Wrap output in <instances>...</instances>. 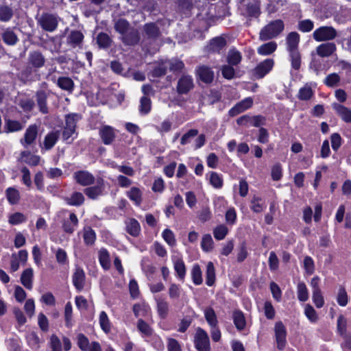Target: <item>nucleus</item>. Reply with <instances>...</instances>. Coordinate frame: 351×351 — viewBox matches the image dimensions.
<instances>
[{
    "instance_id": "1",
    "label": "nucleus",
    "mask_w": 351,
    "mask_h": 351,
    "mask_svg": "<svg viewBox=\"0 0 351 351\" xmlns=\"http://www.w3.org/2000/svg\"><path fill=\"white\" fill-rule=\"evenodd\" d=\"M285 23L282 19H276L264 26L260 32L261 40H268L278 37L284 30Z\"/></svg>"
},
{
    "instance_id": "2",
    "label": "nucleus",
    "mask_w": 351,
    "mask_h": 351,
    "mask_svg": "<svg viewBox=\"0 0 351 351\" xmlns=\"http://www.w3.org/2000/svg\"><path fill=\"white\" fill-rule=\"evenodd\" d=\"M37 22L43 30L49 32H54L58 25L57 14L49 12H43Z\"/></svg>"
},
{
    "instance_id": "3",
    "label": "nucleus",
    "mask_w": 351,
    "mask_h": 351,
    "mask_svg": "<svg viewBox=\"0 0 351 351\" xmlns=\"http://www.w3.org/2000/svg\"><path fill=\"white\" fill-rule=\"evenodd\" d=\"M274 64L272 58H267L261 61L252 70V77L254 80L263 79L272 71Z\"/></svg>"
},
{
    "instance_id": "4",
    "label": "nucleus",
    "mask_w": 351,
    "mask_h": 351,
    "mask_svg": "<svg viewBox=\"0 0 351 351\" xmlns=\"http://www.w3.org/2000/svg\"><path fill=\"white\" fill-rule=\"evenodd\" d=\"M194 345L197 351H210L211 350L208 335L200 327H198L196 330Z\"/></svg>"
},
{
    "instance_id": "5",
    "label": "nucleus",
    "mask_w": 351,
    "mask_h": 351,
    "mask_svg": "<svg viewBox=\"0 0 351 351\" xmlns=\"http://www.w3.org/2000/svg\"><path fill=\"white\" fill-rule=\"evenodd\" d=\"M287 335V329L282 322H276L274 325V337L276 343V348L280 351L285 350L286 348Z\"/></svg>"
},
{
    "instance_id": "6",
    "label": "nucleus",
    "mask_w": 351,
    "mask_h": 351,
    "mask_svg": "<svg viewBox=\"0 0 351 351\" xmlns=\"http://www.w3.org/2000/svg\"><path fill=\"white\" fill-rule=\"evenodd\" d=\"M337 35V30L332 26H322L316 29L313 37L317 42L333 40Z\"/></svg>"
},
{
    "instance_id": "7",
    "label": "nucleus",
    "mask_w": 351,
    "mask_h": 351,
    "mask_svg": "<svg viewBox=\"0 0 351 351\" xmlns=\"http://www.w3.org/2000/svg\"><path fill=\"white\" fill-rule=\"evenodd\" d=\"M76 341L78 348L82 351H102L100 343L98 341H92L90 344L88 338L80 332L76 335Z\"/></svg>"
},
{
    "instance_id": "8",
    "label": "nucleus",
    "mask_w": 351,
    "mask_h": 351,
    "mask_svg": "<svg viewBox=\"0 0 351 351\" xmlns=\"http://www.w3.org/2000/svg\"><path fill=\"white\" fill-rule=\"evenodd\" d=\"M227 45L226 38L222 36L211 38L206 46V51L211 54H220Z\"/></svg>"
},
{
    "instance_id": "9",
    "label": "nucleus",
    "mask_w": 351,
    "mask_h": 351,
    "mask_svg": "<svg viewBox=\"0 0 351 351\" xmlns=\"http://www.w3.org/2000/svg\"><path fill=\"white\" fill-rule=\"evenodd\" d=\"M38 134V126L36 124H31L26 129L24 136L20 140L21 145L27 147L34 144Z\"/></svg>"
},
{
    "instance_id": "10",
    "label": "nucleus",
    "mask_w": 351,
    "mask_h": 351,
    "mask_svg": "<svg viewBox=\"0 0 351 351\" xmlns=\"http://www.w3.org/2000/svg\"><path fill=\"white\" fill-rule=\"evenodd\" d=\"M193 87L194 83L192 76L184 74L178 79L176 90L179 95H186Z\"/></svg>"
},
{
    "instance_id": "11",
    "label": "nucleus",
    "mask_w": 351,
    "mask_h": 351,
    "mask_svg": "<svg viewBox=\"0 0 351 351\" xmlns=\"http://www.w3.org/2000/svg\"><path fill=\"white\" fill-rule=\"evenodd\" d=\"M197 78L205 84H211L214 80V71L206 65L198 66L195 69Z\"/></svg>"
},
{
    "instance_id": "12",
    "label": "nucleus",
    "mask_w": 351,
    "mask_h": 351,
    "mask_svg": "<svg viewBox=\"0 0 351 351\" xmlns=\"http://www.w3.org/2000/svg\"><path fill=\"white\" fill-rule=\"evenodd\" d=\"M46 59L39 50L31 51L29 53L27 64L32 65V68L39 70L45 64Z\"/></svg>"
},
{
    "instance_id": "13",
    "label": "nucleus",
    "mask_w": 351,
    "mask_h": 351,
    "mask_svg": "<svg viewBox=\"0 0 351 351\" xmlns=\"http://www.w3.org/2000/svg\"><path fill=\"white\" fill-rule=\"evenodd\" d=\"M86 275L84 269L77 267L72 275V282L77 292L82 291L85 286Z\"/></svg>"
},
{
    "instance_id": "14",
    "label": "nucleus",
    "mask_w": 351,
    "mask_h": 351,
    "mask_svg": "<svg viewBox=\"0 0 351 351\" xmlns=\"http://www.w3.org/2000/svg\"><path fill=\"white\" fill-rule=\"evenodd\" d=\"M74 179L77 183L82 186H89L94 184L95 178L94 176L84 170H80L74 173Z\"/></svg>"
},
{
    "instance_id": "15",
    "label": "nucleus",
    "mask_w": 351,
    "mask_h": 351,
    "mask_svg": "<svg viewBox=\"0 0 351 351\" xmlns=\"http://www.w3.org/2000/svg\"><path fill=\"white\" fill-rule=\"evenodd\" d=\"M99 135L102 143L106 145H111L116 138L114 128L110 125H104L99 130Z\"/></svg>"
},
{
    "instance_id": "16",
    "label": "nucleus",
    "mask_w": 351,
    "mask_h": 351,
    "mask_svg": "<svg viewBox=\"0 0 351 351\" xmlns=\"http://www.w3.org/2000/svg\"><path fill=\"white\" fill-rule=\"evenodd\" d=\"M79 220L74 213L69 215V219H64L62 222V228L64 232L71 234L74 232L76 228L78 226Z\"/></svg>"
},
{
    "instance_id": "17",
    "label": "nucleus",
    "mask_w": 351,
    "mask_h": 351,
    "mask_svg": "<svg viewBox=\"0 0 351 351\" xmlns=\"http://www.w3.org/2000/svg\"><path fill=\"white\" fill-rule=\"evenodd\" d=\"M84 36L80 30H71L66 38V43L73 48H76L82 45Z\"/></svg>"
},
{
    "instance_id": "18",
    "label": "nucleus",
    "mask_w": 351,
    "mask_h": 351,
    "mask_svg": "<svg viewBox=\"0 0 351 351\" xmlns=\"http://www.w3.org/2000/svg\"><path fill=\"white\" fill-rule=\"evenodd\" d=\"M141 37L138 31L132 28L128 30L122 37L123 43L126 45L134 46L140 41Z\"/></svg>"
},
{
    "instance_id": "19",
    "label": "nucleus",
    "mask_w": 351,
    "mask_h": 351,
    "mask_svg": "<svg viewBox=\"0 0 351 351\" xmlns=\"http://www.w3.org/2000/svg\"><path fill=\"white\" fill-rule=\"evenodd\" d=\"M332 108L344 122L351 123V110L350 108L337 103L332 104Z\"/></svg>"
},
{
    "instance_id": "20",
    "label": "nucleus",
    "mask_w": 351,
    "mask_h": 351,
    "mask_svg": "<svg viewBox=\"0 0 351 351\" xmlns=\"http://www.w3.org/2000/svg\"><path fill=\"white\" fill-rule=\"evenodd\" d=\"M125 194L135 206H141L143 202V192L138 187L132 186L129 191H126Z\"/></svg>"
},
{
    "instance_id": "21",
    "label": "nucleus",
    "mask_w": 351,
    "mask_h": 351,
    "mask_svg": "<svg viewBox=\"0 0 351 351\" xmlns=\"http://www.w3.org/2000/svg\"><path fill=\"white\" fill-rule=\"evenodd\" d=\"M3 130L5 133H13L22 130L24 128L23 124L17 120L10 119L9 118L4 119Z\"/></svg>"
},
{
    "instance_id": "22",
    "label": "nucleus",
    "mask_w": 351,
    "mask_h": 351,
    "mask_svg": "<svg viewBox=\"0 0 351 351\" xmlns=\"http://www.w3.org/2000/svg\"><path fill=\"white\" fill-rule=\"evenodd\" d=\"M82 237L85 245L93 246L95 243L97 234L90 226H85L82 230Z\"/></svg>"
},
{
    "instance_id": "23",
    "label": "nucleus",
    "mask_w": 351,
    "mask_h": 351,
    "mask_svg": "<svg viewBox=\"0 0 351 351\" xmlns=\"http://www.w3.org/2000/svg\"><path fill=\"white\" fill-rule=\"evenodd\" d=\"M103 182V179L100 178L99 180H97V185L86 188L84 191L86 195L90 199H96L102 193L104 185Z\"/></svg>"
},
{
    "instance_id": "24",
    "label": "nucleus",
    "mask_w": 351,
    "mask_h": 351,
    "mask_svg": "<svg viewBox=\"0 0 351 351\" xmlns=\"http://www.w3.org/2000/svg\"><path fill=\"white\" fill-rule=\"evenodd\" d=\"M125 231L134 237H138L141 231L139 222L134 218H130L125 222Z\"/></svg>"
},
{
    "instance_id": "25",
    "label": "nucleus",
    "mask_w": 351,
    "mask_h": 351,
    "mask_svg": "<svg viewBox=\"0 0 351 351\" xmlns=\"http://www.w3.org/2000/svg\"><path fill=\"white\" fill-rule=\"evenodd\" d=\"M113 43L112 39L106 32H99L96 37V43L99 49H109Z\"/></svg>"
},
{
    "instance_id": "26",
    "label": "nucleus",
    "mask_w": 351,
    "mask_h": 351,
    "mask_svg": "<svg viewBox=\"0 0 351 351\" xmlns=\"http://www.w3.org/2000/svg\"><path fill=\"white\" fill-rule=\"evenodd\" d=\"M34 271L32 268L29 267L23 270L21 276V283L28 290L33 288Z\"/></svg>"
},
{
    "instance_id": "27",
    "label": "nucleus",
    "mask_w": 351,
    "mask_h": 351,
    "mask_svg": "<svg viewBox=\"0 0 351 351\" xmlns=\"http://www.w3.org/2000/svg\"><path fill=\"white\" fill-rule=\"evenodd\" d=\"M226 60L228 64L237 66L242 61V54L236 47H232L228 52Z\"/></svg>"
},
{
    "instance_id": "28",
    "label": "nucleus",
    "mask_w": 351,
    "mask_h": 351,
    "mask_svg": "<svg viewBox=\"0 0 351 351\" xmlns=\"http://www.w3.org/2000/svg\"><path fill=\"white\" fill-rule=\"evenodd\" d=\"M336 45L333 43H325L319 45L316 50L321 57H328L336 51Z\"/></svg>"
},
{
    "instance_id": "29",
    "label": "nucleus",
    "mask_w": 351,
    "mask_h": 351,
    "mask_svg": "<svg viewBox=\"0 0 351 351\" xmlns=\"http://www.w3.org/2000/svg\"><path fill=\"white\" fill-rule=\"evenodd\" d=\"M1 38L3 43L8 46H14L19 39L16 34L11 29L7 28L1 34Z\"/></svg>"
},
{
    "instance_id": "30",
    "label": "nucleus",
    "mask_w": 351,
    "mask_h": 351,
    "mask_svg": "<svg viewBox=\"0 0 351 351\" xmlns=\"http://www.w3.org/2000/svg\"><path fill=\"white\" fill-rule=\"evenodd\" d=\"M47 101V94L45 91L39 90L36 93V101L39 111L44 114L49 113Z\"/></svg>"
},
{
    "instance_id": "31",
    "label": "nucleus",
    "mask_w": 351,
    "mask_h": 351,
    "mask_svg": "<svg viewBox=\"0 0 351 351\" xmlns=\"http://www.w3.org/2000/svg\"><path fill=\"white\" fill-rule=\"evenodd\" d=\"M300 40V35L296 32H291L287 36V50L292 51L298 49L299 43Z\"/></svg>"
},
{
    "instance_id": "32",
    "label": "nucleus",
    "mask_w": 351,
    "mask_h": 351,
    "mask_svg": "<svg viewBox=\"0 0 351 351\" xmlns=\"http://www.w3.org/2000/svg\"><path fill=\"white\" fill-rule=\"evenodd\" d=\"M144 31L149 39L156 40L160 36V29L154 23H145Z\"/></svg>"
},
{
    "instance_id": "33",
    "label": "nucleus",
    "mask_w": 351,
    "mask_h": 351,
    "mask_svg": "<svg viewBox=\"0 0 351 351\" xmlns=\"http://www.w3.org/2000/svg\"><path fill=\"white\" fill-rule=\"evenodd\" d=\"M23 161L31 167H36L39 165L40 157L38 155L32 154L29 151H23L21 153Z\"/></svg>"
},
{
    "instance_id": "34",
    "label": "nucleus",
    "mask_w": 351,
    "mask_h": 351,
    "mask_svg": "<svg viewBox=\"0 0 351 351\" xmlns=\"http://www.w3.org/2000/svg\"><path fill=\"white\" fill-rule=\"evenodd\" d=\"M66 203L72 206H80L84 202V196L81 192H73L70 197L64 199Z\"/></svg>"
},
{
    "instance_id": "35",
    "label": "nucleus",
    "mask_w": 351,
    "mask_h": 351,
    "mask_svg": "<svg viewBox=\"0 0 351 351\" xmlns=\"http://www.w3.org/2000/svg\"><path fill=\"white\" fill-rule=\"evenodd\" d=\"M156 309L158 317L161 319H166L169 311V303L163 298H158L156 300Z\"/></svg>"
},
{
    "instance_id": "36",
    "label": "nucleus",
    "mask_w": 351,
    "mask_h": 351,
    "mask_svg": "<svg viewBox=\"0 0 351 351\" xmlns=\"http://www.w3.org/2000/svg\"><path fill=\"white\" fill-rule=\"evenodd\" d=\"M277 47L276 42H268L259 46L257 49V53L261 56H269L276 50Z\"/></svg>"
},
{
    "instance_id": "37",
    "label": "nucleus",
    "mask_w": 351,
    "mask_h": 351,
    "mask_svg": "<svg viewBox=\"0 0 351 351\" xmlns=\"http://www.w3.org/2000/svg\"><path fill=\"white\" fill-rule=\"evenodd\" d=\"M59 138V131H52L49 132L44 138V147L45 149H51L57 143Z\"/></svg>"
},
{
    "instance_id": "38",
    "label": "nucleus",
    "mask_w": 351,
    "mask_h": 351,
    "mask_svg": "<svg viewBox=\"0 0 351 351\" xmlns=\"http://www.w3.org/2000/svg\"><path fill=\"white\" fill-rule=\"evenodd\" d=\"M82 116L80 114L72 112L64 116L65 125L64 127L77 130V123Z\"/></svg>"
},
{
    "instance_id": "39",
    "label": "nucleus",
    "mask_w": 351,
    "mask_h": 351,
    "mask_svg": "<svg viewBox=\"0 0 351 351\" xmlns=\"http://www.w3.org/2000/svg\"><path fill=\"white\" fill-rule=\"evenodd\" d=\"M250 209L256 213H260L266 208L261 197L254 195L250 200Z\"/></svg>"
},
{
    "instance_id": "40",
    "label": "nucleus",
    "mask_w": 351,
    "mask_h": 351,
    "mask_svg": "<svg viewBox=\"0 0 351 351\" xmlns=\"http://www.w3.org/2000/svg\"><path fill=\"white\" fill-rule=\"evenodd\" d=\"M289 52V60L291 61V67L298 71L301 67V54L299 49L287 51Z\"/></svg>"
},
{
    "instance_id": "41",
    "label": "nucleus",
    "mask_w": 351,
    "mask_h": 351,
    "mask_svg": "<svg viewBox=\"0 0 351 351\" xmlns=\"http://www.w3.org/2000/svg\"><path fill=\"white\" fill-rule=\"evenodd\" d=\"M137 329L143 337H149L154 335L153 328L143 319L138 320Z\"/></svg>"
},
{
    "instance_id": "42",
    "label": "nucleus",
    "mask_w": 351,
    "mask_h": 351,
    "mask_svg": "<svg viewBox=\"0 0 351 351\" xmlns=\"http://www.w3.org/2000/svg\"><path fill=\"white\" fill-rule=\"evenodd\" d=\"M57 85L62 90L72 91L74 88V82L69 77L61 76L58 78Z\"/></svg>"
},
{
    "instance_id": "43",
    "label": "nucleus",
    "mask_w": 351,
    "mask_h": 351,
    "mask_svg": "<svg viewBox=\"0 0 351 351\" xmlns=\"http://www.w3.org/2000/svg\"><path fill=\"white\" fill-rule=\"evenodd\" d=\"M313 95L314 93L311 86L306 84L303 87L300 88L297 97L301 101H308L312 98Z\"/></svg>"
},
{
    "instance_id": "44",
    "label": "nucleus",
    "mask_w": 351,
    "mask_h": 351,
    "mask_svg": "<svg viewBox=\"0 0 351 351\" xmlns=\"http://www.w3.org/2000/svg\"><path fill=\"white\" fill-rule=\"evenodd\" d=\"M152 110V101L148 96H143L140 99L138 107L139 113L141 115L148 114Z\"/></svg>"
},
{
    "instance_id": "45",
    "label": "nucleus",
    "mask_w": 351,
    "mask_h": 351,
    "mask_svg": "<svg viewBox=\"0 0 351 351\" xmlns=\"http://www.w3.org/2000/svg\"><path fill=\"white\" fill-rule=\"evenodd\" d=\"M99 323L101 330L106 334H108L111 332V322L107 313L104 311L99 313Z\"/></svg>"
},
{
    "instance_id": "46",
    "label": "nucleus",
    "mask_w": 351,
    "mask_h": 351,
    "mask_svg": "<svg viewBox=\"0 0 351 351\" xmlns=\"http://www.w3.org/2000/svg\"><path fill=\"white\" fill-rule=\"evenodd\" d=\"M216 280L215 269L213 263L209 262L206 266V284L211 287L213 286Z\"/></svg>"
},
{
    "instance_id": "47",
    "label": "nucleus",
    "mask_w": 351,
    "mask_h": 351,
    "mask_svg": "<svg viewBox=\"0 0 351 351\" xmlns=\"http://www.w3.org/2000/svg\"><path fill=\"white\" fill-rule=\"evenodd\" d=\"M99 262L104 270H108L110 268V254L106 249H101L99 252Z\"/></svg>"
},
{
    "instance_id": "48",
    "label": "nucleus",
    "mask_w": 351,
    "mask_h": 351,
    "mask_svg": "<svg viewBox=\"0 0 351 351\" xmlns=\"http://www.w3.org/2000/svg\"><path fill=\"white\" fill-rule=\"evenodd\" d=\"M233 322L238 330H242L246 326V321L242 311H235L233 314Z\"/></svg>"
},
{
    "instance_id": "49",
    "label": "nucleus",
    "mask_w": 351,
    "mask_h": 351,
    "mask_svg": "<svg viewBox=\"0 0 351 351\" xmlns=\"http://www.w3.org/2000/svg\"><path fill=\"white\" fill-rule=\"evenodd\" d=\"M204 317L210 327H215L218 325L217 315L212 307L209 306L205 308Z\"/></svg>"
},
{
    "instance_id": "50",
    "label": "nucleus",
    "mask_w": 351,
    "mask_h": 351,
    "mask_svg": "<svg viewBox=\"0 0 351 351\" xmlns=\"http://www.w3.org/2000/svg\"><path fill=\"white\" fill-rule=\"evenodd\" d=\"M14 16V11L11 7L7 5H0V21L8 22Z\"/></svg>"
},
{
    "instance_id": "51",
    "label": "nucleus",
    "mask_w": 351,
    "mask_h": 351,
    "mask_svg": "<svg viewBox=\"0 0 351 351\" xmlns=\"http://www.w3.org/2000/svg\"><path fill=\"white\" fill-rule=\"evenodd\" d=\"M174 270L178 278L180 280H184L186 276V266L182 258H178L173 263Z\"/></svg>"
},
{
    "instance_id": "52",
    "label": "nucleus",
    "mask_w": 351,
    "mask_h": 351,
    "mask_svg": "<svg viewBox=\"0 0 351 351\" xmlns=\"http://www.w3.org/2000/svg\"><path fill=\"white\" fill-rule=\"evenodd\" d=\"M77 136V132L75 130L68 128H63L62 132V139L64 142H65L67 144H71L73 143V140L76 138Z\"/></svg>"
},
{
    "instance_id": "53",
    "label": "nucleus",
    "mask_w": 351,
    "mask_h": 351,
    "mask_svg": "<svg viewBox=\"0 0 351 351\" xmlns=\"http://www.w3.org/2000/svg\"><path fill=\"white\" fill-rule=\"evenodd\" d=\"M245 10L249 17L258 18L261 13L258 2L248 3L246 5Z\"/></svg>"
},
{
    "instance_id": "54",
    "label": "nucleus",
    "mask_w": 351,
    "mask_h": 351,
    "mask_svg": "<svg viewBox=\"0 0 351 351\" xmlns=\"http://www.w3.org/2000/svg\"><path fill=\"white\" fill-rule=\"evenodd\" d=\"M6 197L11 205L16 204L20 199L19 191L12 187H9L5 191Z\"/></svg>"
},
{
    "instance_id": "55",
    "label": "nucleus",
    "mask_w": 351,
    "mask_h": 351,
    "mask_svg": "<svg viewBox=\"0 0 351 351\" xmlns=\"http://www.w3.org/2000/svg\"><path fill=\"white\" fill-rule=\"evenodd\" d=\"M191 278L195 285H199L202 283V274L199 264H195L191 269Z\"/></svg>"
},
{
    "instance_id": "56",
    "label": "nucleus",
    "mask_w": 351,
    "mask_h": 351,
    "mask_svg": "<svg viewBox=\"0 0 351 351\" xmlns=\"http://www.w3.org/2000/svg\"><path fill=\"white\" fill-rule=\"evenodd\" d=\"M209 182L215 189H221L223 186L222 176L215 171L210 172Z\"/></svg>"
},
{
    "instance_id": "57",
    "label": "nucleus",
    "mask_w": 351,
    "mask_h": 351,
    "mask_svg": "<svg viewBox=\"0 0 351 351\" xmlns=\"http://www.w3.org/2000/svg\"><path fill=\"white\" fill-rule=\"evenodd\" d=\"M228 233V228L224 224L217 226L213 229V236L217 241L223 240Z\"/></svg>"
},
{
    "instance_id": "58",
    "label": "nucleus",
    "mask_w": 351,
    "mask_h": 351,
    "mask_svg": "<svg viewBox=\"0 0 351 351\" xmlns=\"http://www.w3.org/2000/svg\"><path fill=\"white\" fill-rule=\"evenodd\" d=\"M298 298L300 302H306L308 300V291L304 282H300L297 286Z\"/></svg>"
},
{
    "instance_id": "59",
    "label": "nucleus",
    "mask_w": 351,
    "mask_h": 351,
    "mask_svg": "<svg viewBox=\"0 0 351 351\" xmlns=\"http://www.w3.org/2000/svg\"><path fill=\"white\" fill-rule=\"evenodd\" d=\"M130 29V23L125 19H119L114 24L116 32L123 36Z\"/></svg>"
},
{
    "instance_id": "60",
    "label": "nucleus",
    "mask_w": 351,
    "mask_h": 351,
    "mask_svg": "<svg viewBox=\"0 0 351 351\" xmlns=\"http://www.w3.org/2000/svg\"><path fill=\"white\" fill-rule=\"evenodd\" d=\"M27 221L26 216L20 212H16L9 216L8 222L12 226L25 223Z\"/></svg>"
},
{
    "instance_id": "61",
    "label": "nucleus",
    "mask_w": 351,
    "mask_h": 351,
    "mask_svg": "<svg viewBox=\"0 0 351 351\" xmlns=\"http://www.w3.org/2000/svg\"><path fill=\"white\" fill-rule=\"evenodd\" d=\"M230 64H224L221 66V71L223 77L228 80H231L235 77V69Z\"/></svg>"
},
{
    "instance_id": "62",
    "label": "nucleus",
    "mask_w": 351,
    "mask_h": 351,
    "mask_svg": "<svg viewBox=\"0 0 351 351\" xmlns=\"http://www.w3.org/2000/svg\"><path fill=\"white\" fill-rule=\"evenodd\" d=\"M73 316V307L70 302H68L64 306V321L65 326L66 328H71L73 326L72 323Z\"/></svg>"
},
{
    "instance_id": "63",
    "label": "nucleus",
    "mask_w": 351,
    "mask_h": 351,
    "mask_svg": "<svg viewBox=\"0 0 351 351\" xmlns=\"http://www.w3.org/2000/svg\"><path fill=\"white\" fill-rule=\"evenodd\" d=\"M162 237L169 246L174 247L176 245L175 234L171 230L165 228L162 232Z\"/></svg>"
},
{
    "instance_id": "64",
    "label": "nucleus",
    "mask_w": 351,
    "mask_h": 351,
    "mask_svg": "<svg viewBox=\"0 0 351 351\" xmlns=\"http://www.w3.org/2000/svg\"><path fill=\"white\" fill-rule=\"evenodd\" d=\"M49 345L51 351H62L61 341L56 334L51 335Z\"/></svg>"
}]
</instances>
